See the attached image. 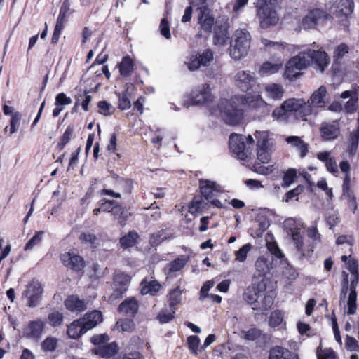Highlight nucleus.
Wrapping results in <instances>:
<instances>
[{
  "label": "nucleus",
  "instance_id": "40",
  "mask_svg": "<svg viewBox=\"0 0 359 359\" xmlns=\"http://www.w3.org/2000/svg\"><path fill=\"white\" fill-rule=\"evenodd\" d=\"M273 118L278 122L287 123L288 122L292 116L285 107H283V103H282L280 107L275 109L272 112Z\"/></svg>",
  "mask_w": 359,
  "mask_h": 359
},
{
  "label": "nucleus",
  "instance_id": "8",
  "mask_svg": "<svg viewBox=\"0 0 359 359\" xmlns=\"http://www.w3.org/2000/svg\"><path fill=\"white\" fill-rule=\"evenodd\" d=\"M130 280L131 277L129 275L121 271L116 272L114 275V292L109 296L107 301L112 304L121 298L128 290Z\"/></svg>",
  "mask_w": 359,
  "mask_h": 359
},
{
  "label": "nucleus",
  "instance_id": "29",
  "mask_svg": "<svg viewBox=\"0 0 359 359\" xmlns=\"http://www.w3.org/2000/svg\"><path fill=\"white\" fill-rule=\"evenodd\" d=\"M317 158L325 164L327 170L334 175L338 172V165L334 156L328 151L319 152Z\"/></svg>",
  "mask_w": 359,
  "mask_h": 359
},
{
  "label": "nucleus",
  "instance_id": "21",
  "mask_svg": "<svg viewBox=\"0 0 359 359\" xmlns=\"http://www.w3.org/2000/svg\"><path fill=\"white\" fill-rule=\"evenodd\" d=\"M264 289H265V285L260 283L257 285L248 287L245 290L243 298L253 309H257L259 307V299L262 297Z\"/></svg>",
  "mask_w": 359,
  "mask_h": 359
},
{
  "label": "nucleus",
  "instance_id": "34",
  "mask_svg": "<svg viewBox=\"0 0 359 359\" xmlns=\"http://www.w3.org/2000/svg\"><path fill=\"white\" fill-rule=\"evenodd\" d=\"M118 310L129 317H134L138 310V302L135 298H128L119 305Z\"/></svg>",
  "mask_w": 359,
  "mask_h": 359
},
{
  "label": "nucleus",
  "instance_id": "20",
  "mask_svg": "<svg viewBox=\"0 0 359 359\" xmlns=\"http://www.w3.org/2000/svg\"><path fill=\"white\" fill-rule=\"evenodd\" d=\"M199 188L202 196L207 200H210L215 196H218L223 192L222 187L215 181L201 179Z\"/></svg>",
  "mask_w": 359,
  "mask_h": 359
},
{
  "label": "nucleus",
  "instance_id": "5",
  "mask_svg": "<svg viewBox=\"0 0 359 359\" xmlns=\"http://www.w3.org/2000/svg\"><path fill=\"white\" fill-rule=\"evenodd\" d=\"M254 140L251 135L231 134L229 137V147L231 151L241 161H248L251 158V145Z\"/></svg>",
  "mask_w": 359,
  "mask_h": 359
},
{
  "label": "nucleus",
  "instance_id": "62",
  "mask_svg": "<svg viewBox=\"0 0 359 359\" xmlns=\"http://www.w3.org/2000/svg\"><path fill=\"white\" fill-rule=\"evenodd\" d=\"M43 232L39 231L27 243L25 247V250H29L32 249L35 245H38L42 238Z\"/></svg>",
  "mask_w": 359,
  "mask_h": 359
},
{
  "label": "nucleus",
  "instance_id": "27",
  "mask_svg": "<svg viewBox=\"0 0 359 359\" xmlns=\"http://www.w3.org/2000/svg\"><path fill=\"white\" fill-rule=\"evenodd\" d=\"M134 90L132 84H127L123 92L118 94V107L121 110H127L131 107V96Z\"/></svg>",
  "mask_w": 359,
  "mask_h": 359
},
{
  "label": "nucleus",
  "instance_id": "14",
  "mask_svg": "<svg viewBox=\"0 0 359 359\" xmlns=\"http://www.w3.org/2000/svg\"><path fill=\"white\" fill-rule=\"evenodd\" d=\"M191 105L208 104L213 100L209 84L205 83L197 86L190 94Z\"/></svg>",
  "mask_w": 359,
  "mask_h": 359
},
{
  "label": "nucleus",
  "instance_id": "52",
  "mask_svg": "<svg viewBox=\"0 0 359 359\" xmlns=\"http://www.w3.org/2000/svg\"><path fill=\"white\" fill-rule=\"evenodd\" d=\"M79 240L84 243L90 244L92 248H95L97 244V236L90 232H83L79 236Z\"/></svg>",
  "mask_w": 359,
  "mask_h": 359
},
{
  "label": "nucleus",
  "instance_id": "13",
  "mask_svg": "<svg viewBox=\"0 0 359 359\" xmlns=\"http://www.w3.org/2000/svg\"><path fill=\"white\" fill-rule=\"evenodd\" d=\"M43 292V286L39 281L30 282L22 294L23 297L27 299V305L29 307L36 306L41 300Z\"/></svg>",
  "mask_w": 359,
  "mask_h": 359
},
{
  "label": "nucleus",
  "instance_id": "35",
  "mask_svg": "<svg viewBox=\"0 0 359 359\" xmlns=\"http://www.w3.org/2000/svg\"><path fill=\"white\" fill-rule=\"evenodd\" d=\"M65 306L72 312H81L86 309V304L75 295L68 297L65 301Z\"/></svg>",
  "mask_w": 359,
  "mask_h": 359
},
{
  "label": "nucleus",
  "instance_id": "25",
  "mask_svg": "<svg viewBox=\"0 0 359 359\" xmlns=\"http://www.w3.org/2000/svg\"><path fill=\"white\" fill-rule=\"evenodd\" d=\"M45 323L41 320H36L29 322L28 325L24 328L23 334L27 338L36 339L40 338Z\"/></svg>",
  "mask_w": 359,
  "mask_h": 359
},
{
  "label": "nucleus",
  "instance_id": "15",
  "mask_svg": "<svg viewBox=\"0 0 359 359\" xmlns=\"http://www.w3.org/2000/svg\"><path fill=\"white\" fill-rule=\"evenodd\" d=\"M229 19L226 16L219 17L215 21L213 42L218 46H224L229 39Z\"/></svg>",
  "mask_w": 359,
  "mask_h": 359
},
{
  "label": "nucleus",
  "instance_id": "17",
  "mask_svg": "<svg viewBox=\"0 0 359 359\" xmlns=\"http://www.w3.org/2000/svg\"><path fill=\"white\" fill-rule=\"evenodd\" d=\"M197 20L201 32L210 33L215 23L212 11L206 6H198L196 9Z\"/></svg>",
  "mask_w": 359,
  "mask_h": 359
},
{
  "label": "nucleus",
  "instance_id": "26",
  "mask_svg": "<svg viewBox=\"0 0 359 359\" xmlns=\"http://www.w3.org/2000/svg\"><path fill=\"white\" fill-rule=\"evenodd\" d=\"M273 257L269 254L259 257L255 262V269L259 276H264L269 272L273 267Z\"/></svg>",
  "mask_w": 359,
  "mask_h": 359
},
{
  "label": "nucleus",
  "instance_id": "4",
  "mask_svg": "<svg viewBox=\"0 0 359 359\" xmlns=\"http://www.w3.org/2000/svg\"><path fill=\"white\" fill-rule=\"evenodd\" d=\"M251 35L245 29H236L231 36L229 55L235 60L246 56L250 48Z\"/></svg>",
  "mask_w": 359,
  "mask_h": 359
},
{
  "label": "nucleus",
  "instance_id": "59",
  "mask_svg": "<svg viewBox=\"0 0 359 359\" xmlns=\"http://www.w3.org/2000/svg\"><path fill=\"white\" fill-rule=\"evenodd\" d=\"M267 249L269 250L270 252V255H271L273 257H276L277 259H281L283 256V253L281 252L280 248H278V245L275 242H267L266 243Z\"/></svg>",
  "mask_w": 359,
  "mask_h": 359
},
{
  "label": "nucleus",
  "instance_id": "28",
  "mask_svg": "<svg viewBox=\"0 0 359 359\" xmlns=\"http://www.w3.org/2000/svg\"><path fill=\"white\" fill-rule=\"evenodd\" d=\"M269 359H299V358L287 348L276 346L270 350Z\"/></svg>",
  "mask_w": 359,
  "mask_h": 359
},
{
  "label": "nucleus",
  "instance_id": "48",
  "mask_svg": "<svg viewBox=\"0 0 359 359\" xmlns=\"http://www.w3.org/2000/svg\"><path fill=\"white\" fill-rule=\"evenodd\" d=\"M57 346V339L53 337H48L41 344V348L46 352H53Z\"/></svg>",
  "mask_w": 359,
  "mask_h": 359
},
{
  "label": "nucleus",
  "instance_id": "42",
  "mask_svg": "<svg viewBox=\"0 0 359 359\" xmlns=\"http://www.w3.org/2000/svg\"><path fill=\"white\" fill-rule=\"evenodd\" d=\"M358 140L359 126H358V128L350 134L349 144L348 147V152L350 156H353L355 154L358 149Z\"/></svg>",
  "mask_w": 359,
  "mask_h": 359
},
{
  "label": "nucleus",
  "instance_id": "22",
  "mask_svg": "<svg viewBox=\"0 0 359 359\" xmlns=\"http://www.w3.org/2000/svg\"><path fill=\"white\" fill-rule=\"evenodd\" d=\"M340 128L338 121L324 122L320 127V135L325 141L333 140L338 137Z\"/></svg>",
  "mask_w": 359,
  "mask_h": 359
},
{
  "label": "nucleus",
  "instance_id": "3",
  "mask_svg": "<svg viewBox=\"0 0 359 359\" xmlns=\"http://www.w3.org/2000/svg\"><path fill=\"white\" fill-rule=\"evenodd\" d=\"M282 0H257V18L262 29H267L276 25L279 17L276 7Z\"/></svg>",
  "mask_w": 359,
  "mask_h": 359
},
{
  "label": "nucleus",
  "instance_id": "58",
  "mask_svg": "<svg viewBox=\"0 0 359 359\" xmlns=\"http://www.w3.org/2000/svg\"><path fill=\"white\" fill-rule=\"evenodd\" d=\"M307 236L315 243H319L320 241L321 235L320 234L317 229L316 222H314V224L310 228L308 229Z\"/></svg>",
  "mask_w": 359,
  "mask_h": 359
},
{
  "label": "nucleus",
  "instance_id": "33",
  "mask_svg": "<svg viewBox=\"0 0 359 359\" xmlns=\"http://www.w3.org/2000/svg\"><path fill=\"white\" fill-rule=\"evenodd\" d=\"M189 260L187 255H181L173 261L169 262L165 268V273L170 275L172 273L177 272L183 269Z\"/></svg>",
  "mask_w": 359,
  "mask_h": 359
},
{
  "label": "nucleus",
  "instance_id": "31",
  "mask_svg": "<svg viewBox=\"0 0 359 359\" xmlns=\"http://www.w3.org/2000/svg\"><path fill=\"white\" fill-rule=\"evenodd\" d=\"M285 141L299 152L300 157L304 158L307 154L309 144L300 137L289 136L285 139Z\"/></svg>",
  "mask_w": 359,
  "mask_h": 359
},
{
  "label": "nucleus",
  "instance_id": "12",
  "mask_svg": "<svg viewBox=\"0 0 359 359\" xmlns=\"http://www.w3.org/2000/svg\"><path fill=\"white\" fill-rule=\"evenodd\" d=\"M213 53L210 49L204 50L198 55H191L187 57L184 61V65L190 71H195L201 66H208L213 60Z\"/></svg>",
  "mask_w": 359,
  "mask_h": 359
},
{
  "label": "nucleus",
  "instance_id": "10",
  "mask_svg": "<svg viewBox=\"0 0 359 359\" xmlns=\"http://www.w3.org/2000/svg\"><path fill=\"white\" fill-rule=\"evenodd\" d=\"M261 43L266 48L268 53L276 57V60H283V57L288 56L294 52V46L285 42L272 41L266 39H262Z\"/></svg>",
  "mask_w": 359,
  "mask_h": 359
},
{
  "label": "nucleus",
  "instance_id": "49",
  "mask_svg": "<svg viewBox=\"0 0 359 359\" xmlns=\"http://www.w3.org/2000/svg\"><path fill=\"white\" fill-rule=\"evenodd\" d=\"M252 246L250 243H246L235 252L236 260L243 262L246 259L248 252Z\"/></svg>",
  "mask_w": 359,
  "mask_h": 359
},
{
  "label": "nucleus",
  "instance_id": "32",
  "mask_svg": "<svg viewBox=\"0 0 359 359\" xmlns=\"http://www.w3.org/2000/svg\"><path fill=\"white\" fill-rule=\"evenodd\" d=\"M283 60L278 59L275 62H264L260 67L259 73L262 76H268L277 73L283 67Z\"/></svg>",
  "mask_w": 359,
  "mask_h": 359
},
{
  "label": "nucleus",
  "instance_id": "60",
  "mask_svg": "<svg viewBox=\"0 0 359 359\" xmlns=\"http://www.w3.org/2000/svg\"><path fill=\"white\" fill-rule=\"evenodd\" d=\"M74 133V128L72 126H68L63 133L60 142L58 143V146L60 149H63V147L69 142L71 140L72 136Z\"/></svg>",
  "mask_w": 359,
  "mask_h": 359
},
{
  "label": "nucleus",
  "instance_id": "11",
  "mask_svg": "<svg viewBox=\"0 0 359 359\" xmlns=\"http://www.w3.org/2000/svg\"><path fill=\"white\" fill-rule=\"evenodd\" d=\"M269 136L267 131H256L255 133L257 140V159L262 163H268L271 159Z\"/></svg>",
  "mask_w": 359,
  "mask_h": 359
},
{
  "label": "nucleus",
  "instance_id": "61",
  "mask_svg": "<svg viewBox=\"0 0 359 359\" xmlns=\"http://www.w3.org/2000/svg\"><path fill=\"white\" fill-rule=\"evenodd\" d=\"M203 201L201 199L194 198L189 205V212L191 214H195L200 212L203 208Z\"/></svg>",
  "mask_w": 359,
  "mask_h": 359
},
{
  "label": "nucleus",
  "instance_id": "7",
  "mask_svg": "<svg viewBox=\"0 0 359 359\" xmlns=\"http://www.w3.org/2000/svg\"><path fill=\"white\" fill-rule=\"evenodd\" d=\"M326 6L333 18L346 19L353 11V1L327 0Z\"/></svg>",
  "mask_w": 359,
  "mask_h": 359
},
{
  "label": "nucleus",
  "instance_id": "51",
  "mask_svg": "<svg viewBox=\"0 0 359 359\" xmlns=\"http://www.w3.org/2000/svg\"><path fill=\"white\" fill-rule=\"evenodd\" d=\"M255 222L259 226V230L261 232L266 231L269 226V221L265 214L260 212L255 217Z\"/></svg>",
  "mask_w": 359,
  "mask_h": 359
},
{
  "label": "nucleus",
  "instance_id": "1",
  "mask_svg": "<svg viewBox=\"0 0 359 359\" xmlns=\"http://www.w3.org/2000/svg\"><path fill=\"white\" fill-rule=\"evenodd\" d=\"M257 109L267 105L260 95H235L230 99H222L218 104V111L224 121L231 126L241 124L244 121V111L240 106Z\"/></svg>",
  "mask_w": 359,
  "mask_h": 359
},
{
  "label": "nucleus",
  "instance_id": "47",
  "mask_svg": "<svg viewBox=\"0 0 359 359\" xmlns=\"http://www.w3.org/2000/svg\"><path fill=\"white\" fill-rule=\"evenodd\" d=\"M283 320V313L281 311L275 310L270 315L269 325L272 327H276L282 323Z\"/></svg>",
  "mask_w": 359,
  "mask_h": 359
},
{
  "label": "nucleus",
  "instance_id": "63",
  "mask_svg": "<svg viewBox=\"0 0 359 359\" xmlns=\"http://www.w3.org/2000/svg\"><path fill=\"white\" fill-rule=\"evenodd\" d=\"M91 101V97L87 93L80 95L76 97V104H81L86 111L88 110V104Z\"/></svg>",
  "mask_w": 359,
  "mask_h": 359
},
{
  "label": "nucleus",
  "instance_id": "64",
  "mask_svg": "<svg viewBox=\"0 0 359 359\" xmlns=\"http://www.w3.org/2000/svg\"><path fill=\"white\" fill-rule=\"evenodd\" d=\"M260 331L256 328L250 329L248 331H242L241 336L246 340H255L260 336Z\"/></svg>",
  "mask_w": 359,
  "mask_h": 359
},
{
  "label": "nucleus",
  "instance_id": "37",
  "mask_svg": "<svg viewBox=\"0 0 359 359\" xmlns=\"http://www.w3.org/2000/svg\"><path fill=\"white\" fill-rule=\"evenodd\" d=\"M161 288V285L156 280H147L144 278L141 283L142 294L155 295Z\"/></svg>",
  "mask_w": 359,
  "mask_h": 359
},
{
  "label": "nucleus",
  "instance_id": "36",
  "mask_svg": "<svg viewBox=\"0 0 359 359\" xmlns=\"http://www.w3.org/2000/svg\"><path fill=\"white\" fill-rule=\"evenodd\" d=\"M118 352V346L116 343L99 346L93 349V353L102 358H109L115 355Z\"/></svg>",
  "mask_w": 359,
  "mask_h": 359
},
{
  "label": "nucleus",
  "instance_id": "23",
  "mask_svg": "<svg viewBox=\"0 0 359 359\" xmlns=\"http://www.w3.org/2000/svg\"><path fill=\"white\" fill-rule=\"evenodd\" d=\"M60 259L66 266L76 271L83 269L85 266L83 259L73 250L62 254L60 257Z\"/></svg>",
  "mask_w": 359,
  "mask_h": 359
},
{
  "label": "nucleus",
  "instance_id": "43",
  "mask_svg": "<svg viewBox=\"0 0 359 359\" xmlns=\"http://www.w3.org/2000/svg\"><path fill=\"white\" fill-rule=\"evenodd\" d=\"M138 238V234L135 231H130L120 238V244L124 248L134 246Z\"/></svg>",
  "mask_w": 359,
  "mask_h": 359
},
{
  "label": "nucleus",
  "instance_id": "44",
  "mask_svg": "<svg viewBox=\"0 0 359 359\" xmlns=\"http://www.w3.org/2000/svg\"><path fill=\"white\" fill-rule=\"evenodd\" d=\"M133 70V63L130 57H124L119 64V71L122 76H127Z\"/></svg>",
  "mask_w": 359,
  "mask_h": 359
},
{
  "label": "nucleus",
  "instance_id": "2",
  "mask_svg": "<svg viewBox=\"0 0 359 359\" xmlns=\"http://www.w3.org/2000/svg\"><path fill=\"white\" fill-rule=\"evenodd\" d=\"M329 63L327 55L320 49L311 50L299 53L297 55L292 57L287 62L284 76L289 80L296 79L299 72L313 64L320 72H323Z\"/></svg>",
  "mask_w": 359,
  "mask_h": 359
},
{
  "label": "nucleus",
  "instance_id": "45",
  "mask_svg": "<svg viewBox=\"0 0 359 359\" xmlns=\"http://www.w3.org/2000/svg\"><path fill=\"white\" fill-rule=\"evenodd\" d=\"M273 303V297L271 292H265V289L263 290L262 297L259 299V307L264 310L270 308Z\"/></svg>",
  "mask_w": 359,
  "mask_h": 359
},
{
  "label": "nucleus",
  "instance_id": "38",
  "mask_svg": "<svg viewBox=\"0 0 359 359\" xmlns=\"http://www.w3.org/2000/svg\"><path fill=\"white\" fill-rule=\"evenodd\" d=\"M266 96L272 100H280L284 95L283 86L278 83H269L265 86Z\"/></svg>",
  "mask_w": 359,
  "mask_h": 359
},
{
  "label": "nucleus",
  "instance_id": "57",
  "mask_svg": "<svg viewBox=\"0 0 359 359\" xmlns=\"http://www.w3.org/2000/svg\"><path fill=\"white\" fill-rule=\"evenodd\" d=\"M181 294L182 290L178 287L170 292V306L172 309L181 302Z\"/></svg>",
  "mask_w": 359,
  "mask_h": 359
},
{
  "label": "nucleus",
  "instance_id": "16",
  "mask_svg": "<svg viewBox=\"0 0 359 359\" xmlns=\"http://www.w3.org/2000/svg\"><path fill=\"white\" fill-rule=\"evenodd\" d=\"M100 203L103 212H111L121 226L125 224L124 222L128 219L129 214L124 208L111 200L102 199Z\"/></svg>",
  "mask_w": 359,
  "mask_h": 359
},
{
  "label": "nucleus",
  "instance_id": "54",
  "mask_svg": "<svg viewBox=\"0 0 359 359\" xmlns=\"http://www.w3.org/2000/svg\"><path fill=\"white\" fill-rule=\"evenodd\" d=\"M22 118V115L20 112H14L11 115V118L10 121V133H15L20 126V122Z\"/></svg>",
  "mask_w": 359,
  "mask_h": 359
},
{
  "label": "nucleus",
  "instance_id": "39",
  "mask_svg": "<svg viewBox=\"0 0 359 359\" xmlns=\"http://www.w3.org/2000/svg\"><path fill=\"white\" fill-rule=\"evenodd\" d=\"M86 332L87 330L84 327L81 319L72 322L67 328V334L72 339H76Z\"/></svg>",
  "mask_w": 359,
  "mask_h": 359
},
{
  "label": "nucleus",
  "instance_id": "53",
  "mask_svg": "<svg viewBox=\"0 0 359 359\" xmlns=\"http://www.w3.org/2000/svg\"><path fill=\"white\" fill-rule=\"evenodd\" d=\"M318 359H336V354L331 348L322 349L320 346L317 348Z\"/></svg>",
  "mask_w": 359,
  "mask_h": 359
},
{
  "label": "nucleus",
  "instance_id": "56",
  "mask_svg": "<svg viewBox=\"0 0 359 359\" xmlns=\"http://www.w3.org/2000/svg\"><path fill=\"white\" fill-rule=\"evenodd\" d=\"M48 320L51 325L57 327L62 324L63 316L62 313L55 311L49 313Z\"/></svg>",
  "mask_w": 359,
  "mask_h": 359
},
{
  "label": "nucleus",
  "instance_id": "9",
  "mask_svg": "<svg viewBox=\"0 0 359 359\" xmlns=\"http://www.w3.org/2000/svg\"><path fill=\"white\" fill-rule=\"evenodd\" d=\"M283 103L292 117L303 118L312 114L311 107L304 99L290 98Z\"/></svg>",
  "mask_w": 359,
  "mask_h": 359
},
{
  "label": "nucleus",
  "instance_id": "46",
  "mask_svg": "<svg viewBox=\"0 0 359 359\" xmlns=\"http://www.w3.org/2000/svg\"><path fill=\"white\" fill-rule=\"evenodd\" d=\"M98 112L104 116H110L115 111L114 107L107 101H100L97 103Z\"/></svg>",
  "mask_w": 359,
  "mask_h": 359
},
{
  "label": "nucleus",
  "instance_id": "50",
  "mask_svg": "<svg viewBox=\"0 0 359 359\" xmlns=\"http://www.w3.org/2000/svg\"><path fill=\"white\" fill-rule=\"evenodd\" d=\"M297 177H299V169H289L285 172L283 182L285 186L288 187L293 183Z\"/></svg>",
  "mask_w": 359,
  "mask_h": 359
},
{
  "label": "nucleus",
  "instance_id": "55",
  "mask_svg": "<svg viewBox=\"0 0 359 359\" xmlns=\"http://www.w3.org/2000/svg\"><path fill=\"white\" fill-rule=\"evenodd\" d=\"M357 293L350 292L348 295V299L347 302L348 311L347 313L348 315H353L356 312L357 304Z\"/></svg>",
  "mask_w": 359,
  "mask_h": 359
},
{
  "label": "nucleus",
  "instance_id": "19",
  "mask_svg": "<svg viewBox=\"0 0 359 359\" xmlns=\"http://www.w3.org/2000/svg\"><path fill=\"white\" fill-rule=\"evenodd\" d=\"M236 86L243 92H247L256 83L255 73L248 70H240L234 76Z\"/></svg>",
  "mask_w": 359,
  "mask_h": 359
},
{
  "label": "nucleus",
  "instance_id": "18",
  "mask_svg": "<svg viewBox=\"0 0 359 359\" xmlns=\"http://www.w3.org/2000/svg\"><path fill=\"white\" fill-rule=\"evenodd\" d=\"M329 18L322 9L313 8L310 10L302 20V26L304 29H313L320 23Z\"/></svg>",
  "mask_w": 359,
  "mask_h": 359
},
{
  "label": "nucleus",
  "instance_id": "41",
  "mask_svg": "<svg viewBox=\"0 0 359 359\" xmlns=\"http://www.w3.org/2000/svg\"><path fill=\"white\" fill-rule=\"evenodd\" d=\"M114 330L122 333H130L135 330V324L131 319L119 320L116 322Z\"/></svg>",
  "mask_w": 359,
  "mask_h": 359
},
{
  "label": "nucleus",
  "instance_id": "24",
  "mask_svg": "<svg viewBox=\"0 0 359 359\" xmlns=\"http://www.w3.org/2000/svg\"><path fill=\"white\" fill-rule=\"evenodd\" d=\"M329 97L327 93L326 88L323 86H320L311 95L310 100H308L309 104L311 107H324L328 102Z\"/></svg>",
  "mask_w": 359,
  "mask_h": 359
},
{
  "label": "nucleus",
  "instance_id": "6",
  "mask_svg": "<svg viewBox=\"0 0 359 359\" xmlns=\"http://www.w3.org/2000/svg\"><path fill=\"white\" fill-rule=\"evenodd\" d=\"M285 230L291 236L297 250L303 255L305 254L304 238L301 230L304 228V222L300 219L288 218L283 223Z\"/></svg>",
  "mask_w": 359,
  "mask_h": 359
},
{
  "label": "nucleus",
  "instance_id": "30",
  "mask_svg": "<svg viewBox=\"0 0 359 359\" xmlns=\"http://www.w3.org/2000/svg\"><path fill=\"white\" fill-rule=\"evenodd\" d=\"M81 320L84 327L88 331L102 322V315L100 311L95 310L86 313Z\"/></svg>",
  "mask_w": 359,
  "mask_h": 359
}]
</instances>
